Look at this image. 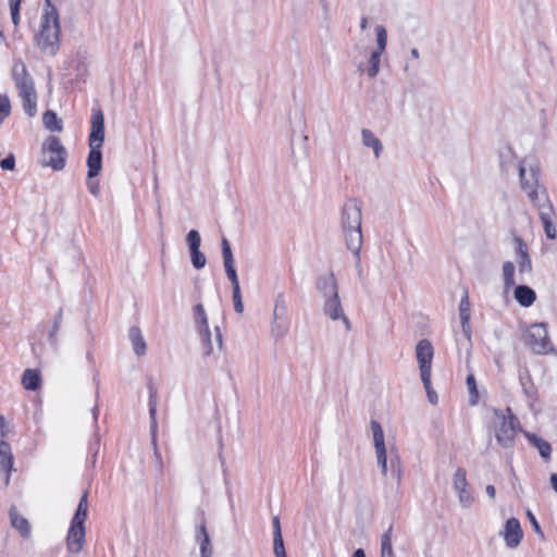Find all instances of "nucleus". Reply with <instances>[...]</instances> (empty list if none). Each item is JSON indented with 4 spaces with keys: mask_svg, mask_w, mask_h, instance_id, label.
Segmentation results:
<instances>
[{
    "mask_svg": "<svg viewBox=\"0 0 557 557\" xmlns=\"http://www.w3.org/2000/svg\"><path fill=\"white\" fill-rule=\"evenodd\" d=\"M339 227L346 248L355 258L358 274H362L361 248L362 235V203L357 198H348L344 201L339 211Z\"/></svg>",
    "mask_w": 557,
    "mask_h": 557,
    "instance_id": "f257e3e1",
    "label": "nucleus"
},
{
    "mask_svg": "<svg viewBox=\"0 0 557 557\" xmlns=\"http://www.w3.org/2000/svg\"><path fill=\"white\" fill-rule=\"evenodd\" d=\"M60 14L51 0H45L42 13L35 40L39 49L49 55H54L60 48Z\"/></svg>",
    "mask_w": 557,
    "mask_h": 557,
    "instance_id": "f03ea898",
    "label": "nucleus"
},
{
    "mask_svg": "<svg viewBox=\"0 0 557 557\" xmlns=\"http://www.w3.org/2000/svg\"><path fill=\"white\" fill-rule=\"evenodd\" d=\"M12 77L18 91V96L22 99L25 112L29 116H34L37 112V92L35 90L34 81L27 73L24 62H14L12 67Z\"/></svg>",
    "mask_w": 557,
    "mask_h": 557,
    "instance_id": "7ed1b4c3",
    "label": "nucleus"
},
{
    "mask_svg": "<svg viewBox=\"0 0 557 557\" xmlns=\"http://www.w3.org/2000/svg\"><path fill=\"white\" fill-rule=\"evenodd\" d=\"M540 169L537 164L523 159L519 163V177L522 190H524L535 206L542 202V193H546L539 182Z\"/></svg>",
    "mask_w": 557,
    "mask_h": 557,
    "instance_id": "20e7f679",
    "label": "nucleus"
},
{
    "mask_svg": "<svg viewBox=\"0 0 557 557\" xmlns=\"http://www.w3.org/2000/svg\"><path fill=\"white\" fill-rule=\"evenodd\" d=\"M289 332L288 307L283 294H278L274 300L270 334L274 342L284 338Z\"/></svg>",
    "mask_w": 557,
    "mask_h": 557,
    "instance_id": "39448f33",
    "label": "nucleus"
},
{
    "mask_svg": "<svg viewBox=\"0 0 557 557\" xmlns=\"http://www.w3.org/2000/svg\"><path fill=\"white\" fill-rule=\"evenodd\" d=\"M66 150L60 139L55 136H49L42 144L41 163L50 166L54 171H61L65 166Z\"/></svg>",
    "mask_w": 557,
    "mask_h": 557,
    "instance_id": "423d86ee",
    "label": "nucleus"
},
{
    "mask_svg": "<svg viewBox=\"0 0 557 557\" xmlns=\"http://www.w3.org/2000/svg\"><path fill=\"white\" fill-rule=\"evenodd\" d=\"M493 425L498 444L504 448L511 447L517 434L515 418L506 417L503 412L495 410Z\"/></svg>",
    "mask_w": 557,
    "mask_h": 557,
    "instance_id": "0eeeda50",
    "label": "nucleus"
},
{
    "mask_svg": "<svg viewBox=\"0 0 557 557\" xmlns=\"http://www.w3.org/2000/svg\"><path fill=\"white\" fill-rule=\"evenodd\" d=\"M525 343L533 352L543 355L553 350V346L548 338L546 323H534L530 325L525 335Z\"/></svg>",
    "mask_w": 557,
    "mask_h": 557,
    "instance_id": "6e6552de",
    "label": "nucleus"
},
{
    "mask_svg": "<svg viewBox=\"0 0 557 557\" xmlns=\"http://www.w3.org/2000/svg\"><path fill=\"white\" fill-rule=\"evenodd\" d=\"M539 210L540 220L543 224L545 235L548 239H555L557 231L555 226L556 212L546 193H542V202L535 205Z\"/></svg>",
    "mask_w": 557,
    "mask_h": 557,
    "instance_id": "1a4fd4ad",
    "label": "nucleus"
},
{
    "mask_svg": "<svg viewBox=\"0 0 557 557\" xmlns=\"http://www.w3.org/2000/svg\"><path fill=\"white\" fill-rule=\"evenodd\" d=\"M434 357V349L429 339H421L416 346V358L418 361L420 376L428 381L431 376L432 361Z\"/></svg>",
    "mask_w": 557,
    "mask_h": 557,
    "instance_id": "9d476101",
    "label": "nucleus"
},
{
    "mask_svg": "<svg viewBox=\"0 0 557 557\" xmlns=\"http://www.w3.org/2000/svg\"><path fill=\"white\" fill-rule=\"evenodd\" d=\"M374 30L376 35V49L371 53L369 58L368 69V75L371 78L375 77L380 71L381 55L385 51L387 45L386 28L383 25H376Z\"/></svg>",
    "mask_w": 557,
    "mask_h": 557,
    "instance_id": "9b49d317",
    "label": "nucleus"
},
{
    "mask_svg": "<svg viewBox=\"0 0 557 557\" xmlns=\"http://www.w3.org/2000/svg\"><path fill=\"white\" fill-rule=\"evenodd\" d=\"M195 312V325L200 335L201 343L203 345L205 355L209 356L213 351V345L211 342V332L208 324V318L205 308L201 304H197L194 307Z\"/></svg>",
    "mask_w": 557,
    "mask_h": 557,
    "instance_id": "f8f14e48",
    "label": "nucleus"
},
{
    "mask_svg": "<svg viewBox=\"0 0 557 557\" xmlns=\"http://www.w3.org/2000/svg\"><path fill=\"white\" fill-rule=\"evenodd\" d=\"M453 485L455 491L458 494V499L460 505L463 508H469L474 502V497L469 487V483L467 481V472L463 468H458L453 478Z\"/></svg>",
    "mask_w": 557,
    "mask_h": 557,
    "instance_id": "ddd939ff",
    "label": "nucleus"
},
{
    "mask_svg": "<svg viewBox=\"0 0 557 557\" xmlns=\"http://www.w3.org/2000/svg\"><path fill=\"white\" fill-rule=\"evenodd\" d=\"M90 124L89 148H101L104 140V116L101 109H92Z\"/></svg>",
    "mask_w": 557,
    "mask_h": 557,
    "instance_id": "4468645a",
    "label": "nucleus"
},
{
    "mask_svg": "<svg viewBox=\"0 0 557 557\" xmlns=\"http://www.w3.org/2000/svg\"><path fill=\"white\" fill-rule=\"evenodd\" d=\"M221 247H222V256H223V264L225 268V272L227 275V278L232 283V288H240L237 272L234 265V257L232 252L231 245L228 240L223 237L221 240Z\"/></svg>",
    "mask_w": 557,
    "mask_h": 557,
    "instance_id": "2eb2a0df",
    "label": "nucleus"
},
{
    "mask_svg": "<svg viewBox=\"0 0 557 557\" xmlns=\"http://www.w3.org/2000/svg\"><path fill=\"white\" fill-rule=\"evenodd\" d=\"M323 310L331 320H342L346 330H350V321L343 310L339 295L324 299Z\"/></svg>",
    "mask_w": 557,
    "mask_h": 557,
    "instance_id": "dca6fc26",
    "label": "nucleus"
},
{
    "mask_svg": "<svg viewBox=\"0 0 557 557\" xmlns=\"http://www.w3.org/2000/svg\"><path fill=\"white\" fill-rule=\"evenodd\" d=\"M85 533V523L71 522L66 537L67 549L71 553L77 554L83 549Z\"/></svg>",
    "mask_w": 557,
    "mask_h": 557,
    "instance_id": "f3484780",
    "label": "nucleus"
},
{
    "mask_svg": "<svg viewBox=\"0 0 557 557\" xmlns=\"http://www.w3.org/2000/svg\"><path fill=\"white\" fill-rule=\"evenodd\" d=\"M502 535L504 536V541L509 548H516L520 544L523 536L519 520L516 518H509L505 523Z\"/></svg>",
    "mask_w": 557,
    "mask_h": 557,
    "instance_id": "a211bd4d",
    "label": "nucleus"
},
{
    "mask_svg": "<svg viewBox=\"0 0 557 557\" xmlns=\"http://www.w3.org/2000/svg\"><path fill=\"white\" fill-rule=\"evenodd\" d=\"M516 244V260L520 274L531 273L532 262L528 251V245L520 237H515Z\"/></svg>",
    "mask_w": 557,
    "mask_h": 557,
    "instance_id": "6ab92c4d",
    "label": "nucleus"
},
{
    "mask_svg": "<svg viewBox=\"0 0 557 557\" xmlns=\"http://www.w3.org/2000/svg\"><path fill=\"white\" fill-rule=\"evenodd\" d=\"M195 537L199 544L200 557H211L213 549L211 546V541H210L209 533L207 531L206 520H205L203 516H202L201 522L196 528Z\"/></svg>",
    "mask_w": 557,
    "mask_h": 557,
    "instance_id": "aec40b11",
    "label": "nucleus"
},
{
    "mask_svg": "<svg viewBox=\"0 0 557 557\" xmlns=\"http://www.w3.org/2000/svg\"><path fill=\"white\" fill-rule=\"evenodd\" d=\"M0 469L5 472L4 484L10 483V473L13 470V455L10 444L2 440L0 441Z\"/></svg>",
    "mask_w": 557,
    "mask_h": 557,
    "instance_id": "412c9836",
    "label": "nucleus"
},
{
    "mask_svg": "<svg viewBox=\"0 0 557 557\" xmlns=\"http://www.w3.org/2000/svg\"><path fill=\"white\" fill-rule=\"evenodd\" d=\"M317 288L324 299L338 295V286L333 273L320 276L317 282Z\"/></svg>",
    "mask_w": 557,
    "mask_h": 557,
    "instance_id": "4be33fe9",
    "label": "nucleus"
},
{
    "mask_svg": "<svg viewBox=\"0 0 557 557\" xmlns=\"http://www.w3.org/2000/svg\"><path fill=\"white\" fill-rule=\"evenodd\" d=\"M9 516L12 527L16 529L24 539L29 537L30 524L26 518L18 513L14 505L11 506Z\"/></svg>",
    "mask_w": 557,
    "mask_h": 557,
    "instance_id": "5701e85b",
    "label": "nucleus"
},
{
    "mask_svg": "<svg viewBox=\"0 0 557 557\" xmlns=\"http://www.w3.org/2000/svg\"><path fill=\"white\" fill-rule=\"evenodd\" d=\"M102 164V153L101 148H90L88 158H87V166H88V178L96 177L101 171Z\"/></svg>",
    "mask_w": 557,
    "mask_h": 557,
    "instance_id": "b1692460",
    "label": "nucleus"
},
{
    "mask_svg": "<svg viewBox=\"0 0 557 557\" xmlns=\"http://www.w3.org/2000/svg\"><path fill=\"white\" fill-rule=\"evenodd\" d=\"M360 134L362 145L367 148H371L373 150L374 157L380 158L383 149L381 140L372 131L368 128H362Z\"/></svg>",
    "mask_w": 557,
    "mask_h": 557,
    "instance_id": "393cba45",
    "label": "nucleus"
},
{
    "mask_svg": "<svg viewBox=\"0 0 557 557\" xmlns=\"http://www.w3.org/2000/svg\"><path fill=\"white\" fill-rule=\"evenodd\" d=\"M128 337L132 343L134 352L137 356H144L147 350V345L138 326H132L128 330Z\"/></svg>",
    "mask_w": 557,
    "mask_h": 557,
    "instance_id": "a878e982",
    "label": "nucleus"
},
{
    "mask_svg": "<svg viewBox=\"0 0 557 557\" xmlns=\"http://www.w3.org/2000/svg\"><path fill=\"white\" fill-rule=\"evenodd\" d=\"M391 479L395 481L396 488L399 490L403 482L404 468L400 457L395 454L389 458V471Z\"/></svg>",
    "mask_w": 557,
    "mask_h": 557,
    "instance_id": "bb28decb",
    "label": "nucleus"
},
{
    "mask_svg": "<svg viewBox=\"0 0 557 557\" xmlns=\"http://www.w3.org/2000/svg\"><path fill=\"white\" fill-rule=\"evenodd\" d=\"M515 298L522 307H530L536 298L532 288L527 285H519L515 289Z\"/></svg>",
    "mask_w": 557,
    "mask_h": 557,
    "instance_id": "cd10ccee",
    "label": "nucleus"
},
{
    "mask_svg": "<svg viewBox=\"0 0 557 557\" xmlns=\"http://www.w3.org/2000/svg\"><path fill=\"white\" fill-rule=\"evenodd\" d=\"M40 375L36 370L27 369L22 376V384L25 389L36 391L40 386Z\"/></svg>",
    "mask_w": 557,
    "mask_h": 557,
    "instance_id": "c85d7f7f",
    "label": "nucleus"
},
{
    "mask_svg": "<svg viewBox=\"0 0 557 557\" xmlns=\"http://www.w3.org/2000/svg\"><path fill=\"white\" fill-rule=\"evenodd\" d=\"M527 437L530 441V443L537 448L542 458L549 459L552 454V447L548 442L536 436L535 434L527 433Z\"/></svg>",
    "mask_w": 557,
    "mask_h": 557,
    "instance_id": "c756f323",
    "label": "nucleus"
},
{
    "mask_svg": "<svg viewBox=\"0 0 557 557\" xmlns=\"http://www.w3.org/2000/svg\"><path fill=\"white\" fill-rule=\"evenodd\" d=\"M371 431H372V435H373L375 453L381 451V450H386L385 441H384V432H383L381 424L377 421H375V420L371 421Z\"/></svg>",
    "mask_w": 557,
    "mask_h": 557,
    "instance_id": "7c9ffc66",
    "label": "nucleus"
},
{
    "mask_svg": "<svg viewBox=\"0 0 557 557\" xmlns=\"http://www.w3.org/2000/svg\"><path fill=\"white\" fill-rule=\"evenodd\" d=\"M44 125L50 132H61L63 128L62 121L53 111H46L42 116Z\"/></svg>",
    "mask_w": 557,
    "mask_h": 557,
    "instance_id": "2f4dec72",
    "label": "nucleus"
},
{
    "mask_svg": "<svg viewBox=\"0 0 557 557\" xmlns=\"http://www.w3.org/2000/svg\"><path fill=\"white\" fill-rule=\"evenodd\" d=\"M381 557H394L392 528L385 531L381 536Z\"/></svg>",
    "mask_w": 557,
    "mask_h": 557,
    "instance_id": "473e14b6",
    "label": "nucleus"
},
{
    "mask_svg": "<svg viewBox=\"0 0 557 557\" xmlns=\"http://www.w3.org/2000/svg\"><path fill=\"white\" fill-rule=\"evenodd\" d=\"M88 515V500H87V493H85L77 506L76 512L72 519V521L76 523H85Z\"/></svg>",
    "mask_w": 557,
    "mask_h": 557,
    "instance_id": "72a5a7b5",
    "label": "nucleus"
},
{
    "mask_svg": "<svg viewBox=\"0 0 557 557\" xmlns=\"http://www.w3.org/2000/svg\"><path fill=\"white\" fill-rule=\"evenodd\" d=\"M503 278L507 288L516 284L515 281V265L511 261H506L503 264Z\"/></svg>",
    "mask_w": 557,
    "mask_h": 557,
    "instance_id": "f704fd0d",
    "label": "nucleus"
},
{
    "mask_svg": "<svg viewBox=\"0 0 557 557\" xmlns=\"http://www.w3.org/2000/svg\"><path fill=\"white\" fill-rule=\"evenodd\" d=\"M466 384L470 394L469 403L470 405L474 406L479 401V392L475 377L472 373L468 374Z\"/></svg>",
    "mask_w": 557,
    "mask_h": 557,
    "instance_id": "c9c22d12",
    "label": "nucleus"
},
{
    "mask_svg": "<svg viewBox=\"0 0 557 557\" xmlns=\"http://www.w3.org/2000/svg\"><path fill=\"white\" fill-rule=\"evenodd\" d=\"M150 396H149V414H150V419H151V429L152 431L156 430L157 428V419H156V414H157V391L150 386Z\"/></svg>",
    "mask_w": 557,
    "mask_h": 557,
    "instance_id": "e433bc0d",
    "label": "nucleus"
},
{
    "mask_svg": "<svg viewBox=\"0 0 557 557\" xmlns=\"http://www.w3.org/2000/svg\"><path fill=\"white\" fill-rule=\"evenodd\" d=\"M186 244L189 248V251L200 249L201 237L196 230H191L186 235Z\"/></svg>",
    "mask_w": 557,
    "mask_h": 557,
    "instance_id": "4c0bfd02",
    "label": "nucleus"
},
{
    "mask_svg": "<svg viewBox=\"0 0 557 557\" xmlns=\"http://www.w3.org/2000/svg\"><path fill=\"white\" fill-rule=\"evenodd\" d=\"M375 455H376V462H377V466L381 468L382 475L387 478L388 471H389V461L387 459V451L386 450L376 451Z\"/></svg>",
    "mask_w": 557,
    "mask_h": 557,
    "instance_id": "58836bf2",
    "label": "nucleus"
},
{
    "mask_svg": "<svg viewBox=\"0 0 557 557\" xmlns=\"http://www.w3.org/2000/svg\"><path fill=\"white\" fill-rule=\"evenodd\" d=\"M189 252H190V260H191L193 267L197 270L205 268L207 259H206L205 255L200 251V249L193 250Z\"/></svg>",
    "mask_w": 557,
    "mask_h": 557,
    "instance_id": "ea45409f",
    "label": "nucleus"
},
{
    "mask_svg": "<svg viewBox=\"0 0 557 557\" xmlns=\"http://www.w3.org/2000/svg\"><path fill=\"white\" fill-rule=\"evenodd\" d=\"M459 315L461 322H466V320H470V302L468 295L466 294L459 304Z\"/></svg>",
    "mask_w": 557,
    "mask_h": 557,
    "instance_id": "a19ab883",
    "label": "nucleus"
},
{
    "mask_svg": "<svg viewBox=\"0 0 557 557\" xmlns=\"http://www.w3.org/2000/svg\"><path fill=\"white\" fill-rule=\"evenodd\" d=\"M273 553L275 557H287L282 535L273 536Z\"/></svg>",
    "mask_w": 557,
    "mask_h": 557,
    "instance_id": "79ce46f5",
    "label": "nucleus"
},
{
    "mask_svg": "<svg viewBox=\"0 0 557 557\" xmlns=\"http://www.w3.org/2000/svg\"><path fill=\"white\" fill-rule=\"evenodd\" d=\"M421 381H422L423 387H424V389L426 392V396H428L429 401L432 405H436L437 401H438V396H437L436 392L432 388L431 376H428V381H425L424 379H421Z\"/></svg>",
    "mask_w": 557,
    "mask_h": 557,
    "instance_id": "37998d69",
    "label": "nucleus"
},
{
    "mask_svg": "<svg viewBox=\"0 0 557 557\" xmlns=\"http://www.w3.org/2000/svg\"><path fill=\"white\" fill-rule=\"evenodd\" d=\"M12 22L15 26L20 23V4L21 0H9Z\"/></svg>",
    "mask_w": 557,
    "mask_h": 557,
    "instance_id": "c03bdc74",
    "label": "nucleus"
},
{
    "mask_svg": "<svg viewBox=\"0 0 557 557\" xmlns=\"http://www.w3.org/2000/svg\"><path fill=\"white\" fill-rule=\"evenodd\" d=\"M233 302L234 309L237 313H242L244 311V305L240 295V288L233 289Z\"/></svg>",
    "mask_w": 557,
    "mask_h": 557,
    "instance_id": "a18cd8bd",
    "label": "nucleus"
},
{
    "mask_svg": "<svg viewBox=\"0 0 557 557\" xmlns=\"http://www.w3.org/2000/svg\"><path fill=\"white\" fill-rule=\"evenodd\" d=\"M528 518L531 522V525L534 530V532L541 537V539H544V533L537 522V520L535 519L534 515L531 512V511H528Z\"/></svg>",
    "mask_w": 557,
    "mask_h": 557,
    "instance_id": "49530a36",
    "label": "nucleus"
},
{
    "mask_svg": "<svg viewBox=\"0 0 557 557\" xmlns=\"http://www.w3.org/2000/svg\"><path fill=\"white\" fill-rule=\"evenodd\" d=\"M2 170H13L15 166V159L13 154L8 156L5 159L0 161Z\"/></svg>",
    "mask_w": 557,
    "mask_h": 557,
    "instance_id": "de8ad7c7",
    "label": "nucleus"
},
{
    "mask_svg": "<svg viewBox=\"0 0 557 557\" xmlns=\"http://www.w3.org/2000/svg\"><path fill=\"white\" fill-rule=\"evenodd\" d=\"M61 313H59V315L57 317L54 323H53V326H52V330L50 331L49 333V337L51 338L52 342L55 341V335L57 333L59 332L60 330V326H61Z\"/></svg>",
    "mask_w": 557,
    "mask_h": 557,
    "instance_id": "09e8293b",
    "label": "nucleus"
},
{
    "mask_svg": "<svg viewBox=\"0 0 557 557\" xmlns=\"http://www.w3.org/2000/svg\"><path fill=\"white\" fill-rule=\"evenodd\" d=\"M8 428H7V421H5V418L3 416H0V437H5L8 436Z\"/></svg>",
    "mask_w": 557,
    "mask_h": 557,
    "instance_id": "8fccbe9b",
    "label": "nucleus"
},
{
    "mask_svg": "<svg viewBox=\"0 0 557 557\" xmlns=\"http://www.w3.org/2000/svg\"><path fill=\"white\" fill-rule=\"evenodd\" d=\"M272 525H273V536H276V534L282 535L281 523H280L278 517L273 518Z\"/></svg>",
    "mask_w": 557,
    "mask_h": 557,
    "instance_id": "3c124183",
    "label": "nucleus"
},
{
    "mask_svg": "<svg viewBox=\"0 0 557 557\" xmlns=\"http://www.w3.org/2000/svg\"><path fill=\"white\" fill-rule=\"evenodd\" d=\"M87 187L92 195L97 196L99 194V183L98 182L89 180L87 183Z\"/></svg>",
    "mask_w": 557,
    "mask_h": 557,
    "instance_id": "603ef678",
    "label": "nucleus"
},
{
    "mask_svg": "<svg viewBox=\"0 0 557 557\" xmlns=\"http://www.w3.org/2000/svg\"><path fill=\"white\" fill-rule=\"evenodd\" d=\"M461 327L465 336L468 341L471 338V327H470V320H466V322H461Z\"/></svg>",
    "mask_w": 557,
    "mask_h": 557,
    "instance_id": "864d4df0",
    "label": "nucleus"
},
{
    "mask_svg": "<svg viewBox=\"0 0 557 557\" xmlns=\"http://www.w3.org/2000/svg\"><path fill=\"white\" fill-rule=\"evenodd\" d=\"M215 342H216L218 348L221 349L223 342H222V333H221L219 326L215 327Z\"/></svg>",
    "mask_w": 557,
    "mask_h": 557,
    "instance_id": "5fc2aeb1",
    "label": "nucleus"
},
{
    "mask_svg": "<svg viewBox=\"0 0 557 557\" xmlns=\"http://www.w3.org/2000/svg\"><path fill=\"white\" fill-rule=\"evenodd\" d=\"M485 492H486V494L488 495V497H490V498H492V499H494V498H495L496 491H495L494 485H491V484H490V485H487V486L485 487Z\"/></svg>",
    "mask_w": 557,
    "mask_h": 557,
    "instance_id": "6e6d98bb",
    "label": "nucleus"
},
{
    "mask_svg": "<svg viewBox=\"0 0 557 557\" xmlns=\"http://www.w3.org/2000/svg\"><path fill=\"white\" fill-rule=\"evenodd\" d=\"M550 484H552V487L557 493V473H554V474L550 475Z\"/></svg>",
    "mask_w": 557,
    "mask_h": 557,
    "instance_id": "4d7b16f0",
    "label": "nucleus"
},
{
    "mask_svg": "<svg viewBox=\"0 0 557 557\" xmlns=\"http://www.w3.org/2000/svg\"><path fill=\"white\" fill-rule=\"evenodd\" d=\"M368 27V17L363 16L360 21V28L364 30Z\"/></svg>",
    "mask_w": 557,
    "mask_h": 557,
    "instance_id": "13d9d810",
    "label": "nucleus"
},
{
    "mask_svg": "<svg viewBox=\"0 0 557 557\" xmlns=\"http://www.w3.org/2000/svg\"><path fill=\"white\" fill-rule=\"evenodd\" d=\"M354 557H366V554H364L363 549L358 548L357 550H355Z\"/></svg>",
    "mask_w": 557,
    "mask_h": 557,
    "instance_id": "bf43d9fd",
    "label": "nucleus"
},
{
    "mask_svg": "<svg viewBox=\"0 0 557 557\" xmlns=\"http://www.w3.org/2000/svg\"><path fill=\"white\" fill-rule=\"evenodd\" d=\"M410 54L412 58L418 59L419 58L418 49H416V48L411 49Z\"/></svg>",
    "mask_w": 557,
    "mask_h": 557,
    "instance_id": "052dcab7",
    "label": "nucleus"
}]
</instances>
